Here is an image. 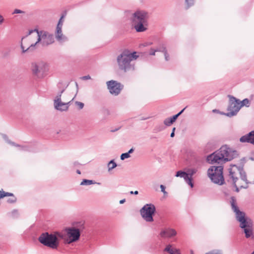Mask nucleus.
Wrapping results in <instances>:
<instances>
[{
	"mask_svg": "<svg viewBox=\"0 0 254 254\" xmlns=\"http://www.w3.org/2000/svg\"><path fill=\"white\" fill-rule=\"evenodd\" d=\"M11 217H12L13 218H15V217H16L18 215V211L17 210H13L11 212Z\"/></svg>",
	"mask_w": 254,
	"mask_h": 254,
	"instance_id": "e433bc0d",
	"label": "nucleus"
},
{
	"mask_svg": "<svg viewBox=\"0 0 254 254\" xmlns=\"http://www.w3.org/2000/svg\"><path fill=\"white\" fill-rule=\"evenodd\" d=\"M177 235L176 231L172 228H167L163 230L160 233V236L161 237L165 238H171Z\"/></svg>",
	"mask_w": 254,
	"mask_h": 254,
	"instance_id": "2eb2a0df",
	"label": "nucleus"
},
{
	"mask_svg": "<svg viewBox=\"0 0 254 254\" xmlns=\"http://www.w3.org/2000/svg\"><path fill=\"white\" fill-rule=\"evenodd\" d=\"M164 252L169 254H181L180 250L175 248L173 245L168 244L164 249Z\"/></svg>",
	"mask_w": 254,
	"mask_h": 254,
	"instance_id": "a211bd4d",
	"label": "nucleus"
},
{
	"mask_svg": "<svg viewBox=\"0 0 254 254\" xmlns=\"http://www.w3.org/2000/svg\"><path fill=\"white\" fill-rule=\"evenodd\" d=\"M3 17H0V24H1L3 22Z\"/></svg>",
	"mask_w": 254,
	"mask_h": 254,
	"instance_id": "3c124183",
	"label": "nucleus"
},
{
	"mask_svg": "<svg viewBox=\"0 0 254 254\" xmlns=\"http://www.w3.org/2000/svg\"><path fill=\"white\" fill-rule=\"evenodd\" d=\"M107 85L110 93L115 96L118 95L124 87L121 83L113 80L107 81Z\"/></svg>",
	"mask_w": 254,
	"mask_h": 254,
	"instance_id": "f8f14e48",
	"label": "nucleus"
},
{
	"mask_svg": "<svg viewBox=\"0 0 254 254\" xmlns=\"http://www.w3.org/2000/svg\"><path fill=\"white\" fill-rule=\"evenodd\" d=\"M160 187L161 189V191L164 193V194L167 195V192L165 190V187L163 185H161Z\"/></svg>",
	"mask_w": 254,
	"mask_h": 254,
	"instance_id": "4c0bfd02",
	"label": "nucleus"
},
{
	"mask_svg": "<svg viewBox=\"0 0 254 254\" xmlns=\"http://www.w3.org/2000/svg\"><path fill=\"white\" fill-rule=\"evenodd\" d=\"M138 57L135 52L130 53L128 50L123 51L117 58L119 69L124 72L134 70V65L131 64V62Z\"/></svg>",
	"mask_w": 254,
	"mask_h": 254,
	"instance_id": "20e7f679",
	"label": "nucleus"
},
{
	"mask_svg": "<svg viewBox=\"0 0 254 254\" xmlns=\"http://www.w3.org/2000/svg\"><path fill=\"white\" fill-rule=\"evenodd\" d=\"M66 14H67V11L66 10H64L61 13V16H66Z\"/></svg>",
	"mask_w": 254,
	"mask_h": 254,
	"instance_id": "09e8293b",
	"label": "nucleus"
},
{
	"mask_svg": "<svg viewBox=\"0 0 254 254\" xmlns=\"http://www.w3.org/2000/svg\"><path fill=\"white\" fill-rule=\"evenodd\" d=\"M31 69L33 73L37 76L40 77L42 75V72L41 69L39 65H37L35 63H33L31 66Z\"/></svg>",
	"mask_w": 254,
	"mask_h": 254,
	"instance_id": "aec40b11",
	"label": "nucleus"
},
{
	"mask_svg": "<svg viewBox=\"0 0 254 254\" xmlns=\"http://www.w3.org/2000/svg\"><path fill=\"white\" fill-rule=\"evenodd\" d=\"M213 112L214 113H219V111L217 110V109H214V110H213ZM221 112H220V113L221 114Z\"/></svg>",
	"mask_w": 254,
	"mask_h": 254,
	"instance_id": "864d4df0",
	"label": "nucleus"
},
{
	"mask_svg": "<svg viewBox=\"0 0 254 254\" xmlns=\"http://www.w3.org/2000/svg\"><path fill=\"white\" fill-rule=\"evenodd\" d=\"M178 117H179L177 116V114L174 115V116H173L172 117L170 118L171 119V122H172L173 123H174Z\"/></svg>",
	"mask_w": 254,
	"mask_h": 254,
	"instance_id": "ea45409f",
	"label": "nucleus"
},
{
	"mask_svg": "<svg viewBox=\"0 0 254 254\" xmlns=\"http://www.w3.org/2000/svg\"><path fill=\"white\" fill-rule=\"evenodd\" d=\"M74 164V165H77V163L75 162Z\"/></svg>",
	"mask_w": 254,
	"mask_h": 254,
	"instance_id": "e2e57ef3",
	"label": "nucleus"
},
{
	"mask_svg": "<svg viewBox=\"0 0 254 254\" xmlns=\"http://www.w3.org/2000/svg\"><path fill=\"white\" fill-rule=\"evenodd\" d=\"M76 85L77 87H78V84H77V82H76Z\"/></svg>",
	"mask_w": 254,
	"mask_h": 254,
	"instance_id": "0e129e2a",
	"label": "nucleus"
},
{
	"mask_svg": "<svg viewBox=\"0 0 254 254\" xmlns=\"http://www.w3.org/2000/svg\"><path fill=\"white\" fill-rule=\"evenodd\" d=\"M64 17H61L59 22H58V23L57 24V26H60V27H63V23H64Z\"/></svg>",
	"mask_w": 254,
	"mask_h": 254,
	"instance_id": "c9c22d12",
	"label": "nucleus"
},
{
	"mask_svg": "<svg viewBox=\"0 0 254 254\" xmlns=\"http://www.w3.org/2000/svg\"><path fill=\"white\" fill-rule=\"evenodd\" d=\"M13 196L14 195L12 193L5 192V196Z\"/></svg>",
	"mask_w": 254,
	"mask_h": 254,
	"instance_id": "a18cd8bd",
	"label": "nucleus"
},
{
	"mask_svg": "<svg viewBox=\"0 0 254 254\" xmlns=\"http://www.w3.org/2000/svg\"><path fill=\"white\" fill-rule=\"evenodd\" d=\"M34 32H36L38 36V39L36 43L31 45V47H35L38 43L40 42L43 46H47L54 42V36L47 32L39 31L37 29L30 30L28 34L22 38L23 40L25 37L30 35Z\"/></svg>",
	"mask_w": 254,
	"mask_h": 254,
	"instance_id": "423d86ee",
	"label": "nucleus"
},
{
	"mask_svg": "<svg viewBox=\"0 0 254 254\" xmlns=\"http://www.w3.org/2000/svg\"><path fill=\"white\" fill-rule=\"evenodd\" d=\"M133 151L134 149L133 148H131L128 150V151L127 153H128L129 155H130V154L132 153L133 152Z\"/></svg>",
	"mask_w": 254,
	"mask_h": 254,
	"instance_id": "8fccbe9b",
	"label": "nucleus"
},
{
	"mask_svg": "<svg viewBox=\"0 0 254 254\" xmlns=\"http://www.w3.org/2000/svg\"><path fill=\"white\" fill-rule=\"evenodd\" d=\"M117 166V163L115 162L114 160H111L107 164L108 172L112 171L113 169L115 168Z\"/></svg>",
	"mask_w": 254,
	"mask_h": 254,
	"instance_id": "bb28decb",
	"label": "nucleus"
},
{
	"mask_svg": "<svg viewBox=\"0 0 254 254\" xmlns=\"http://www.w3.org/2000/svg\"><path fill=\"white\" fill-rule=\"evenodd\" d=\"M174 136H175V132H172L170 134V136L171 137H174Z\"/></svg>",
	"mask_w": 254,
	"mask_h": 254,
	"instance_id": "6e6d98bb",
	"label": "nucleus"
},
{
	"mask_svg": "<svg viewBox=\"0 0 254 254\" xmlns=\"http://www.w3.org/2000/svg\"><path fill=\"white\" fill-rule=\"evenodd\" d=\"M175 129H176V128H175V127H174V128H173V129H172V132H175Z\"/></svg>",
	"mask_w": 254,
	"mask_h": 254,
	"instance_id": "bf43d9fd",
	"label": "nucleus"
},
{
	"mask_svg": "<svg viewBox=\"0 0 254 254\" xmlns=\"http://www.w3.org/2000/svg\"><path fill=\"white\" fill-rule=\"evenodd\" d=\"M156 50L154 49H151L149 55L151 56H154L155 55V53L156 52Z\"/></svg>",
	"mask_w": 254,
	"mask_h": 254,
	"instance_id": "a19ab883",
	"label": "nucleus"
},
{
	"mask_svg": "<svg viewBox=\"0 0 254 254\" xmlns=\"http://www.w3.org/2000/svg\"><path fill=\"white\" fill-rule=\"evenodd\" d=\"M164 54L166 61H168L169 60V55L167 53V51L164 52Z\"/></svg>",
	"mask_w": 254,
	"mask_h": 254,
	"instance_id": "79ce46f5",
	"label": "nucleus"
},
{
	"mask_svg": "<svg viewBox=\"0 0 254 254\" xmlns=\"http://www.w3.org/2000/svg\"><path fill=\"white\" fill-rule=\"evenodd\" d=\"M64 89H62L56 96L55 99L54 101V106L58 107L60 105V101H62L61 100V96L62 93L64 92Z\"/></svg>",
	"mask_w": 254,
	"mask_h": 254,
	"instance_id": "5701e85b",
	"label": "nucleus"
},
{
	"mask_svg": "<svg viewBox=\"0 0 254 254\" xmlns=\"http://www.w3.org/2000/svg\"><path fill=\"white\" fill-rule=\"evenodd\" d=\"M25 14V12L22 10H21L20 9H15L13 12H11V14Z\"/></svg>",
	"mask_w": 254,
	"mask_h": 254,
	"instance_id": "72a5a7b5",
	"label": "nucleus"
},
{
	"mask_svg": "<svg viewBox=\"0 0 254 254\" xmlns=\"http://www.w3.org/2000/svg\"><path fill=\"white\" fill-rule=\"evenodd\" d=\"M125 14L127 16H147L148 13L144 10H138L134 12H132L131 10H126Z\"/></svg>",
	"mask_w": 254,
	"mask_h": 254,
	"instance_id": "6ab92c4d",
	"label": "nucleus"
},
{
	"mask_svg": "<svg viewBox=\"0 0 254 254\" xmlns=\"http://www.w3.org/2000/svg\"><path fill=\"white\" fill-rule=\"evenodd\" d=\"M157 52H160L162 53H164L167 51L166 48L164 44L160 45L156 49Z\"/></svg>",
	"mask_w": 254,
	"mask_h": 254,
	"instance_id": "cd10ccee",
	"label": "nucleus"
},
{
	"mask_svg": "<svg viewBox=\"0 0 254 254\" xmlns=\"http://www.w3.org/2000/svg\"><path fill=\"white\" fill-rule=\"evenodd\" d=\"M64 238L62 232H54L53 233L44 232L38 238L39 242L45 246L53 250L58 249L60 245V239Z\"/></svg>",
	"mask_w": 254,
	"mask_h": 254,
	"instance_id": "7ed1b4c3",
	"label": "nucleus"
},
{
	"mask_svg": "<svg viewBox=\"0 0 254 254\" xmlns=\"http://www.w3.org/2000/svg\"><path fill=\"white\" fill-rule=\"evenodd\" d=\"M5 197V191L2 190H0V199Z\"/></svg>",
	"mask_w": 254,
	"mask_h": 254,
	"instance_id": "37998d69",
	"label": "nucleus"
},
{
	"mask_svg": "<svg viewBox=\"0 0 254 254\" xmlns=\"http://www.w3.org/2000/svg\"><path fill=\"white\" fill-rule=\"evenodd\" d=\"M81 79H83V80H88V79H91V77H90V75H85V76H82L81 77Z\"/></svg>",
	"mask_w": 254,
	"mask_h": 254,
	"instance_id": "c03bdc74",
	"label": "nucleus"
},
{
	"mask_svg": "<svg viewBox=\"0 0 254 254\" xmlns=\"http://www.w3.org/2000/svg\"><path fill=\"white\" fill-rule=\"evenodd\" d=\"M148 118H149V117L145 118H143L142 119H141V120H146V119H148Z\"/></svg>",
	"mask_w": 254,
	"mask_h": 254,
	"instance_id": "13d9d810",
	"label": "nucleus"
},
{
	"mask_svg": "<svg viewBox=\"0 0 254 254\" xmlns=\"http://www.w3.org/2000/svg\"><path fill=\"white\" fill-rule=\"evenodd\" d=\"M76 97V95H74V97H73V98L71 100V101H70V102H71V101H72L74 99V97Z\"/></svg>",
	"mask_w": 254,
	"mask_h": 254,
	"instance_id": "680f3d73",
	"label": "nucleus"
},
{
	"mask_svg": "<svg viewBox=\"0 0 254 254\" xmlns=\"http://www.w3.org/2000/svg\"><path fill=\"white\" fill-rule=\"evenodd\" d=\"M129 193H130V194H135V195H137V194H138V191L137 190H135V191H130L129 192Z\"/></svg>",
	"mask_w": 254,
	"mask_h": 254,
	"instance_id": "49530a36",
	"label": "nucleus"
},
{
	"mask_svg": "<svg viewBox=\"0 0 254 254\" xmlns=\"http://www.w3.org/2000/svg\"><path fill=\"white\" fill-rule=\"evenodd\" d=\"M239 103L240 108H241L243 106H246L247 107H249L250 105V101L248 98H245L242 101H241L239 99Z\"/></svg>",
	"mask_w": 254,
	"mask_h": 254,
	"instance_id": "a878e982",
	"label": "nucleus"
},
{
	"mask_svg": "<svg viewBox=\"0 0 254 254\" xmlns=\"http://www.w3.org/2000/svg\"><path fill=\"white\" fill-rule=\"evenodd\" d=\"M76 173L78 174H81V172L80 170H76Z\"/></svg>",
	"mask_w": 254,
	"mask_h": 254,
	"instance_id": "4d7b16f0",
	"label": "nucleus"
},
{
	"mask_svg": "<svg viewBox=\"0 0 254 254\" xmlns=\"http://www.w3.org/2000/svg\"><path fill=\"white\" fill-rule=\"evenodd\" d=\"M186 8H189L194 4V0H185Z\"/></svg>",
	"mask_w": 254,
	"mask_h": 254,
	"instance_id": "c85d7f7f",
	"label": "nucleus"
},
{
	"mask_svg": "<svg viewBox=\"0 0 254 254\" xmlns=\"http://www.w3.org/2000/svg\"><path fill=\"white\" fill-rule=\"evenodd\" d=\"M197 168H189L187 170V174H188V177L189 179H190L191 182H192V177L193 175H194L197 172Z\"/></svg>",
	"mask_w": 254,
	"mask_h": 254,
	"instance_id": "b1692460",
	"label": "nucleus"
},
{
	"mask_svg": "<svg viewBox=\"0 0 254 254\" xmlns=\"http://www.w3.org/2000/svg\"><path fill=\"white\" fill-rule=\"evenodd\" d=\"M223 170V167L222 166H213L208 169L207 174L213 183L222 185L225 183Z\"/></svg>",
	"mask_w": 254,
	"mask_h": 254,
	"instance_id": "0eeeda50",
	"label": "nucleus"
},
{
	"mask_svg": "<svg viewBox=\"0 0 254 254\" xmlns=\"http://www.w3.org/2000/svg\"><path fill=\"white\" fill-rule=\"evenodd\" d=\"M97 184L98 185H100V183H96L95 181L93 180H87V179H83L82 181L80 183V185L81 186H89L92 184Z\"/></svg>",
	"mask_w": 254,
	"mask_h": 254,
	"instance_id": "393cba45",
	"label": "nucleus"
},
{
	"mask_svg": "<svg viewBox=\"0 0 254 254\" xmlns=\"http://www.w3.org/2000/svg\"><path fill=\"white\" fill-rule=\"evenodd\" d=\"M62 27L57 26L56 31V38L57 40L61 43H64L67 40V38L63 34Z\"/></svg>",
	"mask_w": 254,
	"mask_h": 254,
	"instance_id": "dca6fc26",
	"label": "nucleus"
},
{
	"mask_svg": "<svg viewBox=\"0 0 254 254\" xmlns=\"http://www.w3.org/2000/svg\"><path fill=\"white\" fill-rule=\"evenodd\" d=\"M251 254H254V251Z\"/></svg>",
	"mask_w": 254,
	"mask_h": 254,
	"instance_id": "69168bd1",
	"label": "nucleus"
},
{
	"mask_svg": "<svg viewBox=\"0 0 254 254\" xmlns=\"http://www.w3.org/2000/svg\"><path fill=\"white\" fill-rule=\"evenodd\" d=\"M171 119L170 118H167L164 121V124L166 126H170L172 124H173L172 122H171Z\"/></svg>",
	"mask_w": 254,
	"mask_h": 254,
	"instance_id": "7c9ffc66",
	"label": "nucleus"
},
{
	"mask_svg": "<svg viewBox=\"0 0 254 254\" xmlns=\"http://www.w3.org/2000/svg\"><path fill=\"white\" fill-rule=\"evenodd\" d=\"M125 201H126V199H122V200H121L120 201V204H123Z\"/></svg>",
	"mask_w": 254,
	"mask_h": 254,
	"instance_id": "603ef678",
	"label": "nucleus"
},
{
	"mask_svg": "<svg viewBox=\"0 0 254 254\" xmlns=\"http://www.w3.org/2000/svg\"><path fill=\"white\" fill-rule=\"evenodd\" d=\"M155 211L156 208L154 204L147 203L140 209V213L144 220L147 222H151L154 220L153 216Z\"/></svg>",
	"mask_w": 254,
	"mask_h": 254,
	"instance_id": "1a4fd4ad",
	"label": "nucleus"
},
{
	"mask_svg": "<svg viewBox=\"0 0 254 254\" xmlns=\"http://www.w3.org/2000/svg\"><path fill=\"white\" fill-rule=\"evenodd\" d=\"M190 254H194L192 250L190 251Z\"/></svg>",
	"mask_w": 254,
	"mask_h": 254,
	"instance_id": "052dcab7",
	"label": "nucleus"
},
{
	"mask_svg": "<svg viewBox=\"0 0 254 254\" xmlns=\"http://www.w3.org/2000/svg\"><path fill=\"white\" fill-rule=\"evenodd\" d=\"M70 103V101L67 102H63L62 101H60V105L58 107L54 106L55 108L57 110L61 111H65L68 110L69 104Z\"/></svg>",
	"mask_w": 254,
	"mask_h": 254,
	"instance_id": "412c9836",
	"label": "nucleus"
},
{
	"mask_svg": "<svg viewBox=\"0 0 254 254\" xmlns=\"http://www.w3.org/2000/svg\"><path fill=\"white\" fill-rule=\"evenodd\" d=\"M16 201V198L14 196H13V198H9L7 199V202L9 203H13L15 202Z\"/></svg>",
	"mask_w": 254,
	"mask_h": 254,
	"instance_id": "58836bf2",
	"label": "nucleus"
},
{
	"mask_svg": "<svg viewBox=\"0 0 254 254\" xmlns=\"http://www.w3.org/2000/svg\"><path fill=\"white\" fill-rule=\"evenodd\" d=\"M34 47H31V45H30L28 48H27L26 50H25L24 46L22 45V43H21V48L22 50V53H25L26 51L32 50L34 48Z\"/></svg>",
	"mask_w": 254,
	"mask_h": 254,
	"instance_id": "2f4dec72",
	"label": "nucleus"
},
{
	"mask_svg": "<svg viewBox=\"0 0 254 254\" xmlns=\"http://www.w3.org/2000/svg\"><path fill=\"white\" fill-rule=\"evenodd\" d=\"M7 141L12 146L19 147V150L21 151H33V150L29 146L20 145L10 140H7Z\"/></svg>",
	"mask_w": 254,
	"mask_h": 254,
	"instance_id": "4be33fe9",
	"label": "nucleus"
},
{
	"mask_svg": "<svg viewBox=\"0 0 254 254\" xmlns=\"http://www.w3.org/2000/svg\"><path fill=\"white\" fill-rule=\"evenodd\" d=\"M186 108H184L183 110H182L180 112H179L178 114H177V116L179 117L183 113V112L184 111V110H185Z\"/></svg>",
	"mask_w": 254,
	"mask_h": 254,
	"instance_id": "de8ad7c7",
	"label": "nucleus"
},
{
	"mask_svg": "<svg viewBox=\"0 0 254 254\" xmlns=\"http://www.w3.org/2000/svg\"><path fill=\"white\" fill-rule=\"evenodd\" d=\"M205 254H223V252L221 250H213Z\"/></svg>",
	"mask_w": 254,
	"mask_h": 254,
	"instance_id": "c756f323",
	"label": "nucleus"
},
{
	"mask_svg": "<svg viewBox=\"0 0 254 254\" xmlns=\"http://www.w3.org/2000/svg\"><path fill=\"white\" fill-rule=\"evenodd\" d=\"M229 175H228V179H227V181L229 183H232L233 186L235 188V191L237 192H239L240 191V189H241L238 185V184H237V181L238 180V178L236 176V171L233 168H229Z\"/></svg>",
	"mask_w": 254,
	"mask_h": 254,
	"instance_id": "ddd939ff",
	"label": "nucleus"
},
{
	"mask_svg": "<svg viewBox=\"0 0 254 254\" xmlns=\"http://www.w3.org/2000/svg\"><path fill=\"white\" fill-rule=\"evenodd\" d=\"M242 182H243V181H241L240 180H239L238 179V180H237V184L239 183V184H243Z\"/></svg>",
	"mask_w": 254,
	"mask_h": 254,
	"instance_id": "5fc2aeb1",
	"label": "nucleus"
},
{
	"mask_svg": "<svg viewBox=\"0 0 254 254\" xmlns=\"http://www.w3.org/2000/svg\"><path fill=\"white\" fill-rule=\"evenodd\" d=\"M130 157V155L128 154L127 152L122 153L120 156L121 159L122 160H124L125 159L128 158Z\"/></svg>",
	"mask_w": 254,
	"mask_h": 254,
	"instance_id": "473e14b6",
	"label": "nucleus"
},
{
	"mask_svg": "<svg viewBox=\"0 0 254 254\" xmlns=\"http://www.w3.org/2000/svg\"><path fill=\"white\" fill-rule=\"evenodd\" d=\"M132 26L138 32H143L146 30L147 25V17H132L131 19Z\"/></svg>",
	"mask_w": 254,
	"mask_h": 254,
	"instance_id": "9d476101",
	"label": "nucleus"
},
{
	"mask_svg": "<svg viewBox=\"0 0 254 254\" xmlns=\"http://www.w3.org/2000/svg\"><path fill=\"white\" fill-rule=\"evenodd\" d=\"M229 168H233L235 169L236 172V176L237 177V175L239 173L241 178L240 180L245 183V185L238 183V185L240 188L241 189H247L249 187L248 184H249V182L247 179V175L243 169V167L242 166H237L236 165H231Z\"/></svg>",
	"mask_w": 254,
	"mask_h": 254,
	"instance_id": "9b49d317",
	"label": "nucleus"
},
{
	"mask_svg": "<svg viewBox=\"0 0 254 254\" xmlns=\"http://www.w3.org/2000/svg\"><path fill=\"white\" fill-rule=\"evenodd\" d=\"M84 226L82 222H78L77 226L66 228L64 231L66 234L63 233L64 244H70L79 240L81 232L84 230Z\"/></svg>",
	"mask_w": 254,
	"mask_h": 254,
	"instance_id": "39448f33",
	"label": "nucleus"
},
{
	"mask_svg": "<svg viewBox=\"0 0 254 254\" xmlns=\"http://www.w3.org/2000/svg\"><path fill=\"white\" fill-rule=\"evenodd\" d=\"M238 156L236 150H233L227 145L222 146L220 148L208 155L207 160L211 164H222L230 161Z\"/></svg>",
	"mask_w": 254,
	"mask_h": 254,
	"instance_id": "f257e3e1",
	"label": "nucleus"
},
{
	"mask_svg": "<svg viewBox=\"0 0 254 254\" xmlns=\"http://www.w3.org/2000/svg\"><path fill=\"white\" fill-rule=\"evenodd\" d=\"M228 97L229 103L227 109L228 112L227 113H221V114L231 118L236 116L241 108L239 103V99L232 95H228Z\"/></svg>",
	"mask_w": 254,
	"mask_h": 254,
	"instance_id": "6e6552de",
	"label": "nucleus"
},
{
	"mask_svg": "<svg viewBox=\"0 0 254 254\" xmlns=\"http://www.w3.org/2000/svg\"><path fill=\"white\" fill-rule=\"evenodd\" d=\"M230 204L232 209L235 213L237 220L240 222V227L244 230L246 237L250 238L253 234V224L252 220L246 217L244 212L239 210L234 196L231 197Z\"/></svg>",
	"mask_w": 254,
	"mask_h": 254,
	"instance_id": "f03ea898",
	"label": "nucleus"
},
{
	"mask_svg": "<svg viewBox=\"0 0 254 254\" xmlns=\"http://www.w3.org/2000/svg\"><path fill=\"white\" fill-rule=\"evenodd\" d=\"M75 104L78 107V108L79 109H82L84 107V104L82 102H79V101H76L75 102Z\"/></svg>",
	"mask_w": 254,
	"mask_h": 254,
	"instance_id": "f704fd0d",
	"label": "nucleus"
},
{
	"mask_svg": "<svg viewBox=\"0 0 254 254\" xmlns=\"http://www.w3.org/2000/svg\"><path fill=\"white\" fill-rule=\"evenodd\" d=\"M240 141L242 143H248L254 145V130L241 136Z\"/></svg>",
	"mask_w": 254,
	"mask_h": 254,
	"instance_id": "4468645a",
	"label": "nucleus"
},
{
	"mask_svg": "<svg viewBox=\"0 0 254 254\" xmlns=\"http://www.w3.org/2000/svg\"><path fill=\"white\" fill-rule=\"evenodd\" d=\"M176 177H181L183 178L185 180V182L190 186L191 188H193V184L192 182H191L190 179H189L188 177V174H187V172L183 171H179L177 172L176 174Z\"/></svg>",
	"mask_w": 254,
	"mask_h": 254,
	"instance_id": "f3484780",
	"label": "nucleus"
}]
</instances>
